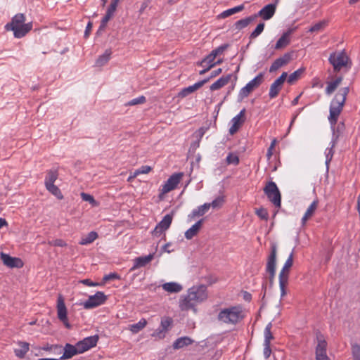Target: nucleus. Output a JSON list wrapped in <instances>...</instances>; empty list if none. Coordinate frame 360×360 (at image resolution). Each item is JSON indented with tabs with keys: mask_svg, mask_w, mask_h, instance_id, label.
Returning <instances> with one entry per match:
<instances>
[{
	"mask_svg": "<svg viewBox=\"0 0 360 360\" xmlns=\"http://www.w3.org/2000/svg\"><path fill=\"white\" fill-rule=\"evenodd\" d=\"M81 197L84 201L89 202L93 206H96L98 205L94 197L90 194L82 193Z\"/></svg>",
	"mask_w": 360,
	"mask_h": 360,
	"instance_id": "864d4df0",
	"label": "nucleus"
},
{
	"mask_svg": "<svg viewBox=\"0 0 360 360\" xmlns=\"http://www.w3.org/2000/svg\"><path fill=\"white\" fill-rule=\"evenodd\" d=\"M215 58L212 56L211 53L207 56L205 58H203L200 63L199 65L202 67H208L209 65H213L214 66V60Z\"/></svg>",
	"mask_w": 360,
	"mask_h": 360,
	"instance_id": "37998d69",
	"label": "nucleus"
},
{
	"mask_svg": "<svg viewBox=\"0 0 360 360\" xmlns=\"http://www.w3.org/2000/svg\"><path fill=\"white\" fill-rule=\"evenodd\" d=\"M226 161L228 165H238L239 164V158L236 154L230 153L227 155Z\"/></svg>",
	"mask_w": 360,
	"mask_h": 360,
	"instance_id": "c03bdc74",
	"label": "nucleus"
},
{
	"mask_svg": "<svg viewBox=\"0 0 360 360\" xmlns=\"http://www.w3.org/2000/svg\"><path fill=\"white\" fill-rule=\"evenodd\" d=\"M293 264V251L290 254L288 258L285 261L282 269L281 270L278 276L279 278V288L281 290V297H283L286 295L285 288L288 283V277L290 269Z\"/></svg>",
	"mask_w": 360,
	"mask_h": 360,
	"instance_id": "39448f33",
	"label": "nucleus"
},
{
	"mask_svg": "<svg viewBox=\"0 0 360 360\" xmlns=\"http://www.w3.org/2000/svg\"><path fill=\"white\" fill-rule=\"evenodd\" d=\"M195 91L193 89L191 86H189L186 88H184L180 93L181 96L184 97L188 96V94L194 92Z\"/></svg>",
	"mask_w": 360,
	"mask_h": 360,
	"instance_id": "0e129e2a",
	"label": "nucleus"
},
{
	"mask_svg": "<svg viewBox=\"0 0 360 360\" xmlns=\"http://www.w3.org/2000/svg\"><path fill=\"white\" fill-rule=\"evenodd\" d=\"M81 283L88 286H97L99 284L98 283L92 282L89 279H84L81 281Z\"/></svg>",
	"mask_w": 360,
	"mask_h": 360,
	"instance_id": "69168bd1",
	"label": "nucleus"
},
{
	"mask_svg": "<svg viewBox=\"0 0 360 360\" xmlns=\"http://www.w3.org/2000/svg\"><path fill=\"white\" fill-rule=\"evenodd\" d=\"M210 209L209 203H205L202 205L194 209L192 212L188 215V217L191 219L204 215Z\"/></svg>",
	"mask_w": 360,
	"mask_h": 360,
	"instance_id": "c756f323",
	"label": "nucleus"
},
{
	"mask_svg": "<svg viewBox=\"0 0 360 360\" xmlns=\"http://www.w3.org/2000/svg\"><path fill=\"white\" fill-rule=\"evenodd\" d=\"M338 136H336V135L333 136L332 137V140L330 143V147L327 148L326 149V151H325L326 165L327 168H328V165H329L330 162L332 160V158L333 157V154H334L333 148L335 146L336 143H338Z\"/></svg>",
	"mask_w": 360,
	"mask_h": 360,
	"instance_id": "5701e85b",
	"label": "nucleus"
},
{
	"mask_svg": "<svg viewBox=\"0 0 360 360\" xmlns=\"http://www.w3.org/2000/svg\"><path fill=\"white\" fill-rule=\"evenodd\" d=\"M244 318L243 311L240 306H233L221 309L218 314L217 319L226 324L235 325Z\"/></svg>",
	"mask_w": 360,
	"mask_h": 360,
	"instance_id": "20e7f679",
	"label": "nucleus"
},
{
	"mask_svg": "<svg viewBox=\"0 0 360 360\" xmlns=\"http://www.w3.org/2000/svg\"><path fill=\"white\" fill-rule=\"evenodd\" d=\"M210 80V78L205 79L202 81L198 82L195 83L193 85H192V88L194 91H196L201 86H202L205 83H207Z\"/></svg>",
	"mask_w": 360,
	"mask_h": 360,
	"instance_id": "e2e57ef3",
	"label": "nucleus"
},
{
	"mask_svg": "<svg viewBox=\"0 0 360 360\" xmlns=\"http://www.w3.org/2000/svg\"><path fill=\"white\" fill-rule=\"evenodd\" d=\"M162 287L165 291L171 293L179 292L183 289L182 286L176 282L165 283L162 285Z\"/></svg>",
	"mask_w": 360,
	"mask_h": 360,
	"instance_id": "7c9ffc66",
	"label": "nucleus"
},
{
	"mask_svg": "<svg viewBox=\"0 0 360 360\" xmlns=\"http://www.w3.org/2000/svg\"><path fill=\"white\" fill-rule=\"evenodd\" d=\"M328 61L333 66L334 72H338L347 67L349 58L344 51L333 52L330 53Z\"/></svg>",
	"mask_w": 360,
	"mask_h": 360,
	"instance_id": "423d86ee",
	"label": "nucleus"
},
{
	"mask_svg": "<svg viewBox=\"0 0 360 360\" xmlns=\"http://www.w3.org/2000/svg\"><path fill=\"white\" fill-rule=\"evenodd\" d=\"M117 5V4L111 1L110 6L107 9L106 13L110 15L111 16H113Z\"/></svg>",
	"mask_w": 360,
	"mask_h": 360,
	"instance_id": "052dcab7",
	"label": "nucleus"
},
{
	"mask_svg": "<svg viewBox=\"0 0 360 360\" xmlns=\"http://www.w3.org/2000/svg\"><path fill=\"white\" fill-rule=\"evenodd\" d=\"M291 60V55L290 53H285L283 56L277 58L274 61V63L271 64L269 72H273L278 70L280 68L283 67V65L288 64L290 60Z\"/></svg>",
	"mask_w": 360,
	"mask_h": 360,
	"instance_id": "412c9836",
	"label": "nucleus"
},
{
	"mask_svg": "<svg viewBox=\"0 0 360 360\" xmlns=\"http://www.w3.org/2000/svg\"><path fill=\"white\" fill-rule=\"evenodd\" d=\"M327 24L328 22L326 20L320 21L311 26L309 31L311 32H319L323 30L326 27Z\"/></svg>",
	"mask_w": 360,
	"mask_h": 360,
	"instance_id": "79ce46f5",
	"label": "nucleus"
},
{
	"mask_svg": "<svg viewBox=\"0 0 360 360\" xmlns=\"http://www.w3.org/2000/svg\"><path fill=\"white\" fill-rule=\"evenodd\" d=\"M58 178V172L56 171L50 170L48 172L45 179V186L54 184Z\"/></svg>",
	"mask_w": 360,
	"mask_h": 360,
	"instance_id": "58836bf2",
	"label": "nucleus"
},
{
	"mask_svg": "<svg viewBox=\"0 0 360 360\" xmlns=\"http://www.w3.org/2000/svg\"><path fill=\"white\" fill-rule=\"evenodd\" d=\"M147 324V321L145 319H141L138 323L131 324L129 326V330L133 333H137L141 331Z\"/></svg>",
	"mask_w": 360,
	"mask_h": 360,
	"instance_id": "e433bc0d",
	"label": "nucleus"
},
{
	"mask_svg": "<svg viewBox=\"0 0 360 360\" xmlns=\"http://www.w3.org/2000/svg\"><path fill=\"white\" fill-rule=\"evenodd\" d=\"M228 46L229 44H222L217 49L212 50L210 53L214 58H216L217 56L222 54L227 49Z\"/></svg>",
	"mask_w": 360,
	"mask_h": 360,
	"instance_id": "de8ad7c7",
	"label": "nucleus"
},
{
	"mask_svg": "<svg viewBox=\"0 0 360 360\" xmlns=\"http://www.w3.org/2000/svg\"><path fill=\"white\" fill-rule=\"evenodd\" d=\"M146 101V98L144 96H141L139 97L135 98L129 101L127 105H136L139 104H143Z\"/></svg>",
	"mask_w": 360,
	"mask_h": 360,
	"instance_id": "3c124183",
	"label": "nucleus"
},
{
	"mask_svg": "<svg viewBox=\"0 0 360 360\" xmlns=\"http://www.w3.org/2000/svg\"><path fill=\"white\" fill-rule=\"evenodd\" d=\"M258 17V15H252L250 16H248L247 18L240 19L238 21H236L234 24V27L236 30H240L246 27H248L251 22L255 21L257 18Z\"/></svg>",
	"mask_w": 360,
	"mask_h": 360,
	"instance_id": "b1692460",
	"label": "nucleus"
},
{
	"mask_svg": "<svg viewBox=\"0 0 360 360\" xmlns=\"http://www.w3.org/2000/svg\"><path fill=\"white\" fill-rule=\"evenodd\" d=\"M276 144V139H274L271 141V145H270L269 148L267 150L266 156H267L268 159H270L271 157L272 156V155H273V149L274 148Z\"/></svg>",
	"mask_w": 360,
	"mask_h": 360,
	"instance_id": "680f3d73",
	"label": "nucleus"
},
{
	"mask_svg": "<svg viewBox=\"0 0 360 360\" xmlns=\"http://www.w3.org/2000/svg\"><path fill=\"white\" fill-rule=\"evenodd\" d=\"M342 81V77H338L335 80L332 82H329L327 83V86L326 88V94L327 95L332 94L335 90L338 88V86L340 84Z\"/></svg>",
	"mask_w": 360,
	"mask_h": 360,
	"instance_id": "473e14b6",
	"label": "nucleus"
},
{
	"mask_svg": "<svg viewBox=\"0 0 360 360\" xmlns=\"http://www.w3.org/2000/svg\"><path fill=\"white\" fill-rule=\"evenodd\" d=\"M112 17V16H111L110 15L105 13V15H104L101 20V25L99 27L98 32L105 29L108 22L110 20Z\"/></svg>",
	"mask_w": 360,
	"mask_h": 360,
	"instance_id": "6e6d98bb",
	"label": "nucleus"
},
{
	"mask_svg": "<svg viewBox=\"0 0 360 360\" xmlns=\"http://www.w3.org/2000/svg\"><path fill=\"white\" fill-rule=\"evenodd\" d=\"M354 360H360V345L355 344L352 347Z\"/></svg>",
	"mask_w": 360,
	"mask_h": 360,
	"instance_id": "5fc2aeb1",
	"label": "nucleus"
},
{
	"mask_svg": "<svg viewBox=\"0 0 360 360\" xmlns=\"http://www.w3.org/2000/svg\"><path fill=\"white\" fill-rule=\"evenodd\" d=\"M81 354L79 350L78 349L77 345L76 344L75 346L70 344H66L64 347L63 354L60 356V359H68L72 358L76 354Z\"/></svg>",
	"mask_w": 360,
	"mask_h": 360,
	"instance_id": "4be33fe9",
	"label": "nucleus"
},
{
	"mask_svg": "<svg viewBox=\"0 0 360 360\" xmlns=\"http://www.w3.org/2000/svg\"><path fill=\"white\" fill-rule=\"evenodd\" d=\"M245 109H243L240 112L231 120V126L229 129V134H234L243 123L245 122Z\"/></svg>",
	"mask_w": 360,
	"mask_h": 360,
	"instance_id": "6ab92c4d",
	"label": "nucleus"
},
{
	"mask_svg": "<svg viewBox=\"0 0 360 360\" xmlns=\"http://www.w3.org/2000/svg\"><path fill=\"white\" fill-rule=\"evenodd\" d=\"M19 348L14 349V353L16 356L23 358L29 350V344L25 342H20L18 343Z\"/></svg>",
	"mask_w": 360,
	"mask_h": 360,
	"instance_id": "72a5a7b5",
	"label": "nucleus"
},
{
	"mask_svg": "<svg viewBox=\"0 0 360 360\" xmlns=\"http://www.w3.org/2000/svg\"><path fill=\"white\" fill-rule=\"evenodd\" d=\"M183 173H175L169 176V178L167 179V181L165 183V184L162 186V191L163 193H167L170 192L171 191L174 190L179 183L180 182Z\"/></svg>",
	"mask_w": 360,
	"mask_h": 360,
	"instance_id": "2eb2a0df",
	"label": "nucleus"
},
{
	"mask_svg": "<svg viewBox=\"0 0 360 360\" xmlns=\"http://www.w3.org/2000/svg\"><path fill=\"white\" fill-rule=\"evenodd\" d=\"M255 213L261 219L266 221L269 218V213L267 210L263 207L257 209Z\"/></svg>",
	"mask_w": 360,
	"mask_h": 360,
	"instance_id": "603ef678",
	"label": "nucleus"
},
{
	"mask_svg": "<svg viewBox=\"0 0 360 360\" xmlns=\"http://www.w3.org/2000/svg\"><path fill=\"white\" fill-rule=\"evenodd\" d=\"M224 200L221 196L217 197L211 203H209L210 208L212 207L214 209L220 208L224 204Z\"/></svg>",
	"mask_w": 360,
	"mask_h": 360,
	"instance_id": "8fccbe9b",
	"label": "nucleus"
},
{
	"mask_svg": "<svg viewBox=\"0 0 360 360\" xmlns=\"http://www.w3.org/2000/svg\"><path fill=\"white\" fill-rule=\"evenodd\" d=\"M193 342V340L189 337L184 336L177 338L173 343V347L175 349L183 348L188 346Z\"/></svg>",
	"mask_w": 360,
	"mask_h": 360,
	"instance_id": "c85d7f7f",
	"label": "nucleus"
},
{
	"mask_svg": "<svg viewBox=\"0 0 360 360\" xmlns=\"http://www.w3.org/2000/svg\"><path fill=\"white\" fill-rule=\"evenodd\" d=\"M264 75L259 73L253 79L250 81L244 87H243L238 94V101H241L256 88H257L263 82Z\"/></svg>",
	"mask_w": 360,
	"mask_h": 360,
	"instance_id": "6e6552de",
	"label": "nucleus"
},
{
	"mask_svg": "<svg viewBox=\"0 0 360 360\" xmlns=\"http://www.w3.org/2000/svg\"><path fill=\"white\" fill-rule=\"evenodd\" d=\"M173 219V213L166 214L163 219L156 225L152 233L155 236H160L162 233L167 231Z\"/></svg>",
	"mask_w": 360,
	"mask_h": 360,
	"instance_id": "9b49d317",
	"label": "nucleus"
},
{
	"mask_svg": "<svg viewBox=\"0 0 360 360\" xmlns=\"http://www.w3.org/2000/svg\"><path fill=\"white\" fill-rule=\"evenodd\" d=\"M112 51L110 49H106L103 54L99 56L96 59L95 65L97 67H102L105 65L110 58Z\"/></svg>",
	"mask_w": 360,
	"mask_h": 360,
	"instance_id": "2f4dec72",
	"label": "nucleus"
},
{
	"mask_svg": "<svg viewBox=\"0 0 360 360\" xmlns=\"http://www.w3.org/2000/svg\"><path fill=\"white\" fill-rule=\"evenodd\" d=\"M276 267V245H273L271 247V254L268 257L266 266V272L269 274V281L271 283H273L274 277H275Z\"/></svg>",
	"mask_w": 360,
	"mask_h": 360,
	"instance_id": "1a4fd4ad",
	"label": "nucleus"
},
{
	"mask_svg": "<svg viewBox=\"0 0 360 360\" xmlns=\"http://www.w3.org/2000/svg\"><path fill=\"white\" fill-rule=\"evenodd\" d=\"M279 0H276L275 3L269 4L263 7L256 15L262 17L264 20H268L273 17L276 12V4Z\"/></svg>",
	"mask_w": 360,
	"mask_h": 360,
	"instance_id": "aec40b11",
	"label": "nucleus"
},
{
	"mask_svg": "<svg viewBox=\"0 0 360 360\" xmlns=\"http://www.w3.org/2000/svg\"><path fill=\"white\" fill-rule=\"evenodd\" d=\"M264 23L260 22L257 25L255 30L250 34V39H255L264 30Z\"/></svg>",
	"mask_w": 360,
	"mask_h": 360,
	"instance_id": "49530a36",
	"label": "nucleus"
},
{
	"mask_svg": "<svg viewBox=\"0 0 360 360\" xmlns=\"http://www.w3.org/2000/svg\"><path fill=\"white\" fill-rule=\"evenodd\" d=\"M292 30H290L285 33L279 38V39L277 41L275 49H281L286 46H288L290 43V37L292 34Z\"/></svg>",
	"mask_w": 360,
	"mask_h": 360,
	"instance_id": "a878e982",
	"label": "nucleus"
},
{
	"mask_svg": "<svg viewBox=\"0 0 360 360\" xmlns=\"http://www.w3.org/2000/svg\"><path fill=\"white\" fill-rule=\"evenodd\" d=\"M172 319L170 317H163L161 320L160 326L152 334L153 337L159 339H163L165 337V333L171 327Z\"/></svg>",
	"mask_w": 360,
	"mask_h": 360,
	"instance_id": "f8f14e48",
	"label": "nucleus"
},
{
	"mask_svg": "<svg viewBox=\"0 0 360 360\" xmlns=\"http://www.w3.org/2000/svg\"><path fill=\"white\" fill-rule=\"evenodd\" d=\"M304 68H301L290 74L288 77V82L290 84H293L301 77V75L304 73Z\"/></svg>",
	"mask_w": 360,
	"mask_h": 360,
	"instance_id": "4c0bfd02",
	"label": "nucleus"
},
{
	"mask_svg": "<svg viewBox=\"0 0 360 360\" xmlns=\"http://www.w3.org/2000/svg\"><path fill=\"white\" fill-rule=\"evenodd\" d=\"M203 219H200L195 224H194L190 229L185 232V237L186 239L190 240L197 235L200 231Z\"/></svg>",
	"mask_w": 360,
	"mask_h": 360,
	"instance_id": "cd10ccee",
	"label": "nucleus"
},
{
	"mask_svg": "<svg viewBox=\"0 0 360 360\" xmlns=\"http://www.w3.org/2000/svg\"><path fill=\"white\" fill-rule=\"evenodd\" d=\"M232 77V75L229 74L226 76H223L218 79L215 82H214L210 87L211 91L218 90L225 85H226Z\"/></svg>",
	"mask_w": 360,
	"mask_h": 360,
	"instance_id": "393cba45",
	"label": "nucleus"
},
{
	"mask_svg": "<svg viewBox=\"0 0 360 360\" xmlns=\"http://www.w3.org/2000/svg\"><path fill=\"white\" fill-rule=\"evenodd\" d=\"M46 189L58 199H62L63 198L60 189L54 184L46 185Z\"/></svg>",
	"mask_w": 360,
	"mask_h": 360,
	"instance_id": "a19ab883",
	"label": "nucleus"
},
{
	"mask_svg": "<svg viewBox=\"0 0 360 360\" xmlns=\"http://www.w3.org/2000/svg\"><path fill=\"white\" fill-rule=\"evenodd\" d=\"M349 91V88L348 86L340 89L330 102L328 121L333 130V136L336 135L339 137L345 129V124L343 122H340L336 129L335 124H337L339 115L342 111Z\"/></svg>",
	"mask_w": 360,
	"mask_h": 360,
	"instance_id": "f257e3e1",
	"label": "nucleus"
},
{
	"mask_svg": "<svg viewBox=\"0 0 360 360\" xmlns=\"http://www.w3.org/2000/svg\"><path fill=\"white\" fill-rule=\"evenodd\" d=\"M287 77V72H283L281 75L271 84L269 93L270 98H274L278 95Z\"/></svg>",
	"mask_w": 360,
	"mask_h": 360,
	"instance_id": "ddd939ff",
	"label": "nucleus"
},
{
	"mask_svg": "<svg viewBox=\"0 0 360 360\" xmlns=\"http://www.w3.org/2000/svg\"><path fill=\"white\" fill-rule=\"evenodd\" d=\"M120 276L117 274L110 273L109 274L105 275L103 280L104 282H106V281H108L110 280L120 279Z\"/></svg>",
	"mask_w": 360,
	"mask_h": 360,
	"instance_id": "bf43d9fd",
	"label": "nucleus"
},
{
	"mask_svg": "<svg viewBox=\"0 0 360 360\" xmlns=\"http://www.w3.org/2000/svg\"><path fill=\"white\" fill-rule=\"evenodd\" d=\"M317 207H318V201L314 200L311 203V205L309 206V207L307 208L304 214H306L309 217H311L314 214L316 210L317 209Z\"/></svg>",
	"mask_w": 360,
	"mask_h": 360,
	"instance_id": "09e8293b",
	"label": "nucleus"
},
{
	"mask_svg": "<svg viewBox=\"0 0 360 360\" xmlns=\"http://www.w3.org/2000/svg\"><path fill=\"white\" fill-rule=\"evenodd\" d=\"M49 243L53 246L65 247L67 245L66 243L62 239H56L49 241Z\"/></svg>",
	"mask_w": 360,
	"mask_h": 360,
	"instance_id": "4d7b16f0",
	"label": "nucleus"
},
{
	"mask_svg": "<svg viewBox=\"0 0 360 360\" xmlns=\"http://www.w3.org/2000/svg\"><path fill=\"white\" fill-rule=\"evenodd\" d=\"M150 171H151V167L150 166L143 165V166L141 167L139 169H136L134 172V176H129L128 181H130V179L131 178H134V177L136 176L137 175H139L140 174H148Z\"/></svg>",
	"mask_w": 360,
	"mask_h": 360,
	"instance_id": "a18cd8bd",
	"label": "nucleus"
},
{
	"mask_svg": "<svg viewBox=\"0 0 360 360\" xmlns=\"http://www.w3.org/2000/svg\"><path fill=\"white\" fill-rule=\"evenodd\" d=\"M106 300V295L103 292L98 291L95 295L89 296L83 306L86 309H93L105 303Z\"/></svg>",
	"mask_w": 360,
	"mask_h": 360,
	"instance_id": "9d476101",
	"label": "nucleus"
},
{
	"mask_svg": "<svg viewBox=\"0 0 360 360\" xmlns=\"http://www.w3.org/2000/svg\"><path fill=\"white\" fill-rule=\"evenodd\" d=\"M98 336L97 335L85 338L77 343L78 349L81 354L84 353V352L95 347L98 342Z\"/></svg>",
	"mask_w": 360,
	"mask_h": 360,
	"instance_id": "dca6fc26",
	"label": "nucleus"
},
{
	"mask_svg": "<svg viewBox=\"0 0 360 360\" xmlns=\"http://www.w3.org/2000/svg\"><path fill=\"white\" fill-rule=\"evenodd\" d=\"M98 236V235L96 231H91L86 236H82L79 243L82 245L91 244Z\"/></svg>",
	"mask_w": 360,
	"mask_h": 360,
	"instance_id": "f704fd0d",
	"label": "nucleus"
},
{
	"mask_svg": "<svg viewBox=\"0 0 360 360\" xmlns=\"http://www.w3.org/2000/svg\"><path fill=\"white\" fill-rule=\"evenodd\" d=\"M264 192L266 195L269 200L276 207H281V193L274 181L267 183L264 188Z\"/></svg>",
	"mask_w": 360,
	"mask_h": 360,
	"instance_id": "0eeeda50",
	"label": "nucleus"
},
{
	"mask_svg": "<svg viewBox=\"0 0 360 360\" xmlns=\"http://www.w3.org/2000/svg\"><path fill=\"white\" fill-rule=\"evenodd\" d=\"M244 9V5L241 4L238 6L227 9L224 11L220 15L219 17L221 18H226L231 15H233L236 13L240 12Z\"/></svg>",
	"mask_w": 360,
	"mask_h": 360,
	"instance_id": "c9c22d12",
	"label": "nucleus"
},
{
	"mask_svg": "<svg viewBox=\"0 0 360 360\" xmlns=\"http://www.w3.org/2000/svg\"><path fill=\"white\" fill-rule=\"evenodd\" d=\"M25 15L18 13L12 18L10 22L5 25V29L8 31H13L15 38H22L32 28V22L25 23Z\"/></svg>",
	"mask_w": 360,
	"mask_h": 360,
	"instance_id": "7ed1b4c3",
	"label": "nucleus"
},
{
	"mask_svg": "<svg viewBox=\"0 0 360 360\" xmlns=\"http://www.w3.org/2000/svg\"><path fill=\"white\" fill-rule=\"evenodd\" d=\"M154 255L149 254L144 257H139L134 259V266L131 268L132 270L146 266L147 264L151 262L153 259Z\"/></svg>",
	"mask_w": 360,
	"mask_h": 360,
	"instance_id": "bb28decb",
	"label": "nucleus"
},
{
	"mask_svg": "<svg viewBox=\"0 0 360 360\" xmlns=\"http://www.w3.org/2000/svg\"><path fill=\"white\" fill-rule=\"evenodd\" d=\"M57 313L58 319L65 324L67 328H70V324L68 323L67 319V309L65 304L64 298L61 295H59L58 297Z\"/></svg>",
	"mask_w": 360,
	"mask_h": 360,
	"instance_id": "a211bd4d",
	"label": "nucleus"
},
{
	"mask_svg": "<svg viewBox=\"0 0 360 360\" xmlns=\"http://www.w3.org/2000/svg\"><path fill=\"white\" fill-rule=\"evenodd\" d=\"M92 28V22H89L84 32V37H88Z\"/></svg>",
	"mask_w": 360,
	"mask_h": 360,
	"instance_id": "338daca9",
	"label": "nucleus"
},
{
	"mask_svg": "<svg viewBox=\"0 0 360 360\" xmlns=\"http://www.w3.org/2000/svg\"><path fill=\"white\" fill-rule=\"evenodd\" d=\"M0 258L3 264L9 268H21L24 264L21 259L11 257L4 252H1Z\"/></svg>",
	"mask_w": 360,
	"mask_h": 360,
	"instance_id": "f3484780",
	"label": "nucleus"
},
{
	"mask_svg": "<svg viewBox=\"0 0 360 360\" xmlns=\"http://www.w3.org/2000/svg\"><path fill=\"white\" fill-rule=\"evenodd\" d=\"M317 345L316 347V360L322 359L327 356V342L321 333L316 335Z\"/></svg>",
	"mask_w": 360,
	"mask_h": 360,
	"instance_id": "4468645a",
	"label": "nucleus"
},
{
	"mask_svg": "<svg viewBox=\"0 0 360 360\" xmlns=\"http://www.w3.org/2000/svg\"><path fill=\"white\" fill-rule=\"evenodd\" d=\"M207 298V287L204 285H195L188 289V293L179 302V307L182 311L194 309L195 306Z\"/></svg>",
	"mask_w": 360,
	"mask_h": 360,
	"instance_id": "f03ea898",
	"label": "nucleus"
},
{
	"mask_svg": "<svg viewBox=\"0 0 360 360\" xmlns=\"http://www.w3.org/2000/svg\"><path fill=\"white\" fill-rule=\"evenodd\" d=\"M264 345V351H263V354H264V356L266 359H269L271 354V347H270V344L269 343H264L263 344Z\"/></svg>",
	"mask_w": 360,
	"mask_h": 360,
	"instance_id": "13d9d810",
	"label": "nucleus"
},
{
	"mask_svg": "<svg viewBox=\"0 0 360 360\" xmlns=\"http://www.w3.org/2000/svg\"><path fill=\"white\" fill-rule=\"evenodd\" d=\"M271 328H272V324L271 323H269L265 329H264V343H269L270 344L271 342V340L274 338V336L271 333Z\"/></svg>",
	"mask_w": 360,
	"mask_h": 360,
	"instance_id": "ea45409f",
	"label": "nucleus"
},
{
	"mask_svg": "<svg viewBox=\"0 0 360 360\" xmlns=\"http://www.w3.org/2000/svg\"><path fill=\"white\" fill-rule=\"evenodd\" d=\"M221 72H222L221 68H218L217 70H215L212 71V73H211L210 77H209V78H210V79L211 78H213V77H217V75H219V74H221Z\"/></svg>",
	"mask_w": 360,
	"mask_h": 360,
	"instance_id": "774afa93",
	"label": "nucleus"
}]
</instances>
